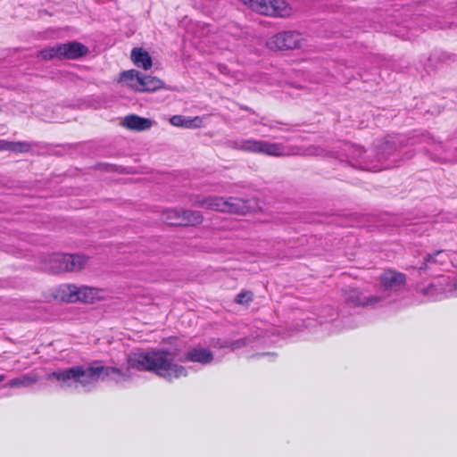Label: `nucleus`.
Returning a JSON list of instances; mask_svg holds the SVG:
<instances>
[{"label": "nucleus", "mask_w": 457, "mask_h": 457, "mask_svg": "<svg viewBox=\"0 0 457 457\" xmlns=\"http://www.w3.org/2000/svg\"><path fill=\"white\" fill-rule=\"evenodd\" d=\"M248 343V339L244 337L237 340H228V339H218L213 344L214 347L219 348H230L232 351L245 346Z\"/></svg>", "instance_id": "23"}, {"label": "nucleus", "mask_w": 457, "mask_h": 457, "mask_svg": "<svg viewBox=\"0 0 457 457\" xmlns=\"http://www.w3.org/2000/svg\"><path fill=\"white\" fill-rule=\"evenodd\" d=\"M181 362H198L202 365H206L213 361L212 353L203 347H195L187 350V352L179 358Z\"/></svg>", "instance_id": "14"}, {"label": "nucleus", "mask_w": 457, "mask_h": 457, "mask_svg": "<svg viewBox=\"0 0 457 457\" xmlns=\"http://www.w3.org/2000/svg\"><path fill=\"white\" fill-rule=\"evenodd\" d=\"M96 295V290L93 287L86 286L77 287L73 284H62L53 291V295L55 300L75 303L80 302H92Z\"/></svg>", "instance_id": "7"}, {"label": "nucleus", "mask_w": 457, "mask_h": 457, "mask_svg": "<svg viewBox=\"0 0 457 457\" xmlns=\"http://www.w3.org/2000/svg\"><path fill=\"white\" fill-rule=\"evenodd\" d=\"M450 262V256L446 251L436 250L424 254L411 267L418 270L420 274L438 276L437 272L445 270Z\"/></svg>", "instance_id": "6"}, {"label": "nucleus", "mask_w": 457, "mask_h": 457, "mask_svg": "<svg viewBox=\"0 0 457 457\" xmlns=\"http://www.w3.org/2000/svg\"><path fill=\"white\" fill-rule=\"evenodd\" d=\"M253 294L251 291H241L237 296H236V303L238 304H248L250 302L253 301Z\"/></svg>", "instance_id": "26"}, {"label": "nucleus", "mask_w": 457, "mask_h": 457, "mask_svg": "<svg viewBox=\"0 0 457 457\" xmlns=\"http://www.w3.org/2000/svg\"><path fill=\"white\" fill-rule=\"evenodd\" d=\"M203 219L199 211L186 209H170L162 214L163 221L171 226H195L200 224Z\"/></svg>", "instance_id": "10"}, {"label": "nucleus", "mask_w": 457, "mask_h": 457, "mask_svg": "<svg viewBox=\"0 0 457 457\" xmlns=\"http://www.w3.org/2000/svg\"><path fill=\"white\" fill-rule=\"evenodd\" d=\"M397 145L395 141L385 140L376 145L377 164L382 169H388L395 165L396 159L391 158L396 154Z\"/></svg>", "instance_id": "12"}, {"label": "nucleus", "mask_w": 457, "mask_h": 457, "mask_svg": "<svg viewBox=\"0 0 457 457\" xmlns=\"http://www.w3.org/2000/svg\"><path fill=\"white\" fill-rule=\"evenodd\" d=\"M193 204L211 211L221 212H231L236 214H245L253 211L256 202L253 199H243L238 197L224 198L220 196H202L197 195Z\"/></svg>", "instance_id": "3"}, {"label": "nucleus", "mask_w": 457, "mask_h": 457, "mask_svg": "<svg viewBox=\"0 0 457 457\" xmlns=\"http://www.w3.org/2000/svg\"><path fill=\"white\" fill-rule=\"evenodd\" d=\"M171 125L187 129L199 128L202 124V119L198 116L190 118L184 115H174L170 119Z\"/></svg>", "instance_id": "18"}, {"label": "nucleus", "mask_w": 457, "mask_h": 457, "mask_svg": "<svg viewBox=\"0 0 457 457\" xmlns=\"http://www.w3.org/2000/svg\"><path fill=\"white\" fill-rule=\"evenodd\" d=\"M37 381V378L35 377H31L29 375H22L19 378H15L11 379L5 386L7 387H27L30 386L31 385L35 384Z\"/></svg>", "instance_id": "25"}, {"label": "nucleus", "mask_w": 457, "mask_h": 457, "mask_svg": "<svg viewBox=\"0 0 457 457\" xmlns=\"http://www.w3.org/2000/svg\"><path fill=\"white\" fill-rule=\"evenodd\" d=\"M436 287V285H435V284H432V285L430 286V288H433V287Z\"/></svg>", "instance_id": "31"}, {"label": "nucleus", "mask_w": 457, "mask_h": 457, "mask_svg": "<svg viewBox=\"0 0 457 457\" xmlns=\"http://www.w3.org/2000/svg\"><path fill=\"white\" fill-rule=\"evenodd\" d=\"M240 109H241V110L247 111V112H251V113H253V114H256V113H255V112H254L252 108H250V107H248V106H246V105H241V106H240Z\"/></svg>", "instance_id": "28"}, {"label": "nucleus", "mask_w": 457, "mask_h": 457, "mask_svg": "<svg viewBox=\"0 0 457 457\" xmlns=\"http://www.w3.org/2000/svg\"><path fill=\"white\" fill-rule=\"evenodd\" d=\"M176 353L167 350L137 352L129 355L125 369L106 367L98 361L89 365H75L54 370L47 375L48 380H54L63 390L89 392L99 379L113 380L116 383L129 381L131 370H147L172 381L187 376V369L174 363Z\"/></svg>", "instance_id": "1"}, {"label": "nucleus", "mask_w": 457, "mask_h": 457, "mask_svg": "<svg viewBox=\"0 0 457 457\" xmlns=\"http://www.w3.org/2000/svg\"><path fill=\"white\" fill-rule=\"evenodd\" d=\"M4 379V375L0 374V381H3Z\"/></svg>", "instance_id": "29"}, {"label": "nucleus", "mask_w": 457, "mask_h": 457, "mask_svg": "<svg viewBox=\"0 0 457 457\" xmlns=\"http://www.w3.org/2000/svg\"><path fill=\"white\" fill-rule=\"evenodd\" d=\"M142 77L143 73L136 71L130 70L127 71H123L120 76V79L122 82H125L130 87L135 90L140 91V87L142 85Z\"/></svg>", "instance_id": "20"}, {"label": "nucleus", "mask_w": 457, "mask_h": 457, "mask_svg": "<svg viewBox=\"0 0 457 457\" xmlns=\"http://www.w3.org/2000/svg\"><path fill=\"white\" fill-rule=\"evenodd\" d=\"M88 48L77 41L56 44L54 46L40 50L37 57L44 61L58 60H77L85 56Z\"/></svg>", "instance_id": "4"}, {"label": "nucleus", "mask_w": 457, "mask_h": 457, "mask_svg": "<svg viewBox=\"0 0 457 457\" xmlns=\"http://www.w3.org/2000/svg\"><path fill=\"white\" fill-rule=\"evenodd\" d=\"M343 296L349 307L375 305L381 303V296H366L357 288L345 289Z\"/></svg>", "instance_id": "13"}, {"label": "nucleus", "mask_w": 457, "mask_h": 457, "mask_svg": "<svg viewBox=\"0 0 457 457\" xmlns=\"http://www.w3.org/2000/svg\"><path fill=\"white\" fill-rule=\"evenodd\" d=\"M437 286L445 287L442 290L446 296L457 297V278L439 276Z\"/></svg>", "instance_id": "22"}, {"label": "nucleus", "mask_w": 457, "mask_h": 457, "mask_svg": "<svg viewBox=\"0 0 457 457\" xmlns=\"http://www.w3.org/2000/svg\"><path fill=\"white\" fill-rule=\"evenodd\" d=\"M266 5L270 8L274 9L272 12H263V15L271 17H288L292 12V8L285 0H282V4L275 3V1H265Z\"/></svg>", "instance_id": "16"}, {"label": "nucleus", "mask_w": 457, "mask_h": 457, "mask_svg": "<svg viewBox=\"0 0 457 457\" xmlns=\"http://www.w3.org/2000/svg\"><path fill=\"white\" fill-rule=\"evenodd\" d=\"M297 154H300L298 152ZM304 155L314 156H330L341 159L345 157L349 162L355 168L365 170H379L380 167L375 163L373 160L365 155V150L357 145L349 143H343L341 145V151L327 150L320 146L312 145L301 153Z\"/></svg>", "instance_id": "2"}, {"label": "nucleus", "mask_w": 457, "mask_h": 457, "mask_svg": "<svg viewBox=\"0 0 457 457\" xmlns=\"http://www.w3.org/2000/svg\"><path fill=\"white\" fill-rule=\"evenodd\" d=\"M232 147L237 150L260 154L272 157L287 155V147L279 143H270L258 139H238L232 142Z\"/></svg>", "instance_id": "5"}, {"label": "nucleus", "mask_w": 457, "mask_h": 457, "mask_svg": "<svg viewBox=\"0 0 457 457\" xmlns=\"http://www.w3.org/2000/svg\"><path fill=\"white\" fill-rule=\"evenodd\" d=\"M163 87L164 83L160 79L143 73L142 85L140 87L141 92H153Z\"/></svg>", "instance_id": "21"}, {"label": "nucleus", "mask_w": 457, "mask_h": 457, "mask_svg": "<svg viewBox=\"0 0 457 457\" xmlns=\"http://www.w3.org/2000/svg\"><path fill=\"white\" fill-rule=\"evenodd\" d=\"M131 59L136 66L144 70H149L152 67L151 56L142 48H134L131 52Z\"/></svg>", "instance_id": "19"}, {"label": "nucleus", "mask_w": 457, "mask_h": 457, "mask_svg": "<svg viewBox=\"0 0 457 457\" xmlns=\"http://www.w3.org/2000/svg\"><path fill=\"white\" fill-rule=\"evenodd\" d=\"M37 145V144L36 142L28 141H1L0 148L13 153H29L31 152L33 147L36 146Z\"/></svg>", "instance_id": "17"}, {"label": "nucleus", "mask_w": 457, "mask_h": 457, "mask_svg": "<svg viewBox=\"0 0 457 457\" xmlns=\"http://www.w3.org/2000/svg\"><path fill=\"white\" fill-rule=\"evenodd\" d=\"M269 353H260L258 354L259 356H264V355H268Z\"/></svg>", "instance_id": "30"}, {"label": "nucleus", "mask_w": 457, "mask_h": 457, "mask_svg": "<svg viewBox=\"0 0 457 457\" xmlns=\"http://www.w3.org/2000/svg\"><path fill=\"white\" fill-rule=\"evenodd\" d=\"M303 37L297 31L279 32L269 38L267 46L271 50H289L302 46Z\"/></svg>", "instance_id": "11"}, {"label": "nucleus", "mask_w": 457, "mask_h": 457, "mask_svg": "<svg viewBox=\"0 0 457 457\" xmlns=\"http://www.w3.org/2000/svg\"><path fill=\"white\" fill-rule=\"evenodd\" d=\"M405 285V274L391 269L385 270L379 277V290L381 294L375 296H381V303L385 302L388 298L396 295L404 288Z\"/></svg>", "instance_id": "9"}, {"label": "nucleus", "mask_w": 457, "mask_h": 457, "mask_svg": "<svg viewBox=\"0 0 457 457\" xmlns=\"http://www.w3.org/2000/svg\"><path fill=\"white\" fill-rule=\"evenodd\" d=\"M253 122L254 124H258V123H259V124H262V125H263V126H267V127H269V128H270V129H274V128H275V126H274L273 122H268V120H267V118H266V117H262L260 121H256V120H254V121H253ZM274 123H278V121H274Z\"/></svg>", "instance_id": "27"}, {"label": "nucleus", "mask_w": 457, "mask_h": 457, "mask_svg": "<svg viewBox=\"0 0 457 457\" xmlns=\"http://www.w3.org/2000/svg\"><path fill=\"white\" fill-rule=\"evenodd\" d=\"M154 122L151 119L137 114H129L124 118L123 125L131 130L145 131L150 129Z\"/></svg>", "instance_id": "15"}, {"label": "nucleus", "mask_w": 457, "mask_h": 457, "mask_svg": "<svg viewBox=\"0 0 457 457\" xmlns=\"http://www.w3.org/2000/svg\"><path fill=\"white\" fill-rule=\"evenodd\" d=\"M87 262V257L83 254L54 253L49 258V270L54 273L79 271Z\"/></svg>", "instance_id": "8"}, {"label": "nucleus", "mask_w": 457, "mask_h": 457, "mask_svg": "<svg viewBox=\"0 0 457 457\" xmlns=\"http://www.w3.org/2000/svg\"><path fill=\"white\" fill-rule=\"evenodd\" d=\"M416 21L423 29L425 27L431 28V29H445V28H451L453 23H456V25H457V22H454V21H445V22L441 23L438 21H434L430 18L423 17V16L416 17Z\"/></svg>", "instance_id": "24"}]
</instances>
